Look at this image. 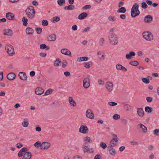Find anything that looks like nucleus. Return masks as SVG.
<instances>
[{
  "instance_id": "864d4df0",
  "label": "nucleus",
  "mask_w": 159,
  "mask_h": 159,
  "mask_svg": "<svg viewBox=\"0 0 159 159\" xmlns=\"http://www.w3.org/2000/svg\"><path fill=\"white\" fill-rule=\"evenodd\" d=\"M91 7V6L90 5H86L84 7H83L82 8L83 9H90Z\"/></svg>"
},
{
  "instance_id": "5701e85b",
  "label": "nucleus",
  "mask_w": 159,
  "mask_h": 159,
  "mask_svg": "<svg viewBox=\"0 0 159 159\" xmlns=\"http://www.w3.org/2000/svg\"><path fill=\"white\" fill-rule=\"evenodd\" d=\"M135 53L134 52H130L129 54L127 53L126 56V58L128 59H131L132 58L131 56H134Z\"/></svg>"
},
{
  "instance_id": "4be33fe9",
  "label": "nucleus",
  "mask_w": 159,
  "mask_h": 159,
  "mask_svg": "<svg viewBox=\"0 0 159 159\" xmlns=\"http://www.w3.org/2000/svg\"><path fill=\"white\" fill-rule=\"evenodd\" d=\"M88 14L86 12H83L80 14L78 16V18L80 20L83 19L87 16Z\"/></svg>"
},
{
  "instance_id": "49530a36",
  "label": "nucleus",
  "mask_w": 159,
  "mask_h": 159,
  "mask_svg": "<svg viewBox=\"0 0 159 159\" xmlns=\"http://www.w3.org/2000/svg\"><path fill=\"white\" fill-rule=\"evenodd\" d=\"M52 92V90L51 89H49L47 90L45 92V95H48L51 94Z\"/></svg>"
},
{
  "instance_id": "f257e3e1",
  "label": "nucleus",
  "mask_w": 159,
  "mask_h": 159,
  "mask_svg": "<svg viewBox=\"0 0 159 159\" xmlns=\"http://www.w3.org/2000/svg\"><path fill=\"white\" fill-rule=\"evenodd\" d=\"M25 12L28 17L30 19L33 18L34 17L35 14V11L34 9V7L32 6L28 7L25 10Z\"/></svg>"
},
{
  "instance_id": "f704fd0d",
  "label": "nucleus",
  "mask_w": 159,
  "mask_h": 159,
  "mask_svg": "<svg viewBox=\"0 0 159 159\" xmlns=\"http://www.w3.org/2000/svg\"><path fill=\"white\" fill-rule=\"evenodd\" d=\"M129 64L134 66H137L138 65L139 62L137 61H131L129 62Z\"/></svg>"
},
{
  "instance_id": "a19ab883",
  "label": "nucleus",
  "mask_w": 159,
  "mask_h": 159,
  "mask_svg": "<svg viewBox=\"0 0 159 159\" xmlns=\"http://www.w3.org/2000/svg\"><path fill=\"white\" fill-rule=\"evenodd\" d=\"M35 30L38 34H40L41 33L42 31V28L40 27L36 28Z\"/></svg>"
},
{
  "instance_id": "c9c22d12",
  "label": "nucleus",
  "mask_w": 159,
  "mask_h": 159,
  "mask_svg": "<svg viewBox=\"0 0 159 159\" xmlns=\"http://www.w3.org/2000/svg\"><path fill=\"white\" fill-rule=\"evenodd\" d=\"M27 120V119H25L23 122L22 123V125L25 127H27L29 124V123L26 121Z\"/></svg>"
},
{
  "instance_id": "bb28decb",
  "label": "nucleus",
  "mask_w": 159,
  "mask_h": 159,
  "mask_svg": "<svg viewBox=\"0 0 159 159\" xmlns=\"http://www.w3.org/2000/svg\"><path fill=\"white\" fill-rule=\"evenodd\" d=\"M34 30H33L30 27H27L26 30V34H32L33 33Z\"/></svg>"
},
{
  "instance_id": "2eb2a0df",
  "label": "nucleus",
  "mask_w": 159,
  "mask_h": 159,
  "mask_svg": "<svg viewBox=\"0 0 159 159\" xmlns=\"http://www.w3.org/2000/svg\"><path fill=\"white\" fill-rule=\"evenodd\" d=\"M61 52L62 54L71 56L70 52L68 49L66 48L62 49L61 50Z\"/></svg>"
},
{
  "instance_id": "de8ad7c7",
  "label": "nucleus",
  "mask_w": 159,
  "mask_h": 159,
  "mask_svg": "<svg viewBox=\"0 0 159 159\" xmlns=\"http://www.w3.org/2000/svg\"><path fill=\"white\" fill-rule=\"evenodd\" d=\"M142 7L143 8L145 9L148 7V6L145 2H143L142 3Z\"/></svg>"
},
{
  "instance_id": "7c9ffc66",
  "label": "nucleus",
  "mask_w": 159,
  "mask_h": 159,
  "mask_svg": "<svg viewBox=\"0 0 159 159\" xmlns=\"http://www.w3.org/2000/svg\"><path fill=\"white\" fill-rule=\"evenodd\" d=\"M102 52H99L98 53V56L99 59H104V56Z\"/></svg>"
},
{
  "instance_id": "9d476101",
  "label": "nucleus",
  "mask_w": 159,
  "mask_h": 159,
  "mask_svg": "<svg viewBox=\"0 0 159 159\" xmlns=\"http://www.w3.org/2000/svg\"><path fill=\"white\" fill-rule=\"evenodd\" d=\"M86 116L88 118L93 119L94 118V115L92 111L90 110H88L86 112Z\"/></svg>"
},
{
  "instance_id": "680f3d73",
  "label": "nucleus",
  "mask_w": 159,
  "mask_h": 159,
  "mask_svg": "<svg viewBox=\"0 0 159 159\" xmlns=\"http://www.w3.org/2000/svg\"><path fill=\"white\" fill-rule=\"evenodd\" d=\"M159 133V129H156L154 131V133L155 134H156L157 135H159V134H158Z\"/></svg>"
},
{
  "instance_id": "39448f33",
  "label": "nucleus",
  "mask_w": 159,
  "mask_h": 159,
  "mask_svg": "<svg viewBox=\"0 0 159 159\" xmlns=\"http://www.w3.org/2000/svg\"><path fill=\"white\" fill-rule=\"evenodd\" d=\"M143 37L148 41H151L153 39L152 34L149 31H145L143 33Z\"/></svg>"
},
{
  "instance_id": "f8f14e48",
  "label": "nucleus",
  "mask_w": 159,
  "mask_h": 159,
  "mask_svg": "<svg viewBox=\"0 0 159 159\" xmlns=\"http://www.w3.org/2000/svg\"><path fill=\"white\" fill-rule=\"evenodd\" d=\"M4 35L8 36H11L13 34L12 30L10 29H5L4 30Z\"/></svg>"
},
{
  "instance_id": "5fc2aeb1",
  "label": "nucleus",
  "mask_w": 159,
  "mask_h": 159,
  "mask_svg": "<svg viewBox=\"0 0 159 159\" xmlns=\"http://www.w3.org/2000/svg\"><path fill=\"white\" fill-rule=\"evenodd\" d=\"M47 48V46L45 44H42L40 45V48L41 49H44Z\"/></svg>"
},
{
  "instance_id": "1a4fd4ad",
  "label": "nucleus",
  "mask_w": 159,
  "mask_h": 159,
  "mask_svg": "<svg viewBox=\"0 0 159 159\" xmlns=\"http://www.w3.org/2000/svg\"><path fill=\"white\" fill-rule=\"evenodd\" d=\"M83 87L86 88H88L90 86L89 79L88 78L84 79L83 82Z\"/></svg>"
},
{
  "instance_id": "37998d69",
  "label": "nucleus",
  "mask_w": 159,
  "mask_h": 159,
  "mask_svg": "<svg viewBox=\"0 0 159 159\" xmlns=\"http://www.w3.org/2000/svg\"><path fill=\"white\" fill-rule=\"evenodd\" d=\"M67 64V63L66 61L65 60H64L62 61V66L63 68L65 67Z\"/></svg>"
},
{
  "instance_id": "a211bd4d",
  "label": "nucleus",
  "mask_w": 159,
  "mask_h": 159,
  "mask_svg": "<svg viewBox=\"0 0 159 159\" xmlns=\"http://www.w3.org/2000/svg\"><path fill=\"white\" fill-rule=\"evenodd\" d=\"M32 154L30 152H26L24 154L22 159H30Z\"/></svg>"
},
{
  "instance_id": "4468645a",
  "label": "nucleus",
  "mask_w": 159,
  "mask_h": 159,
  "mask_svg": "<svg viewBox=\"0 0 159 159\" xmlns=\"http://www.w3.org/2000/svg\"><path fill=\"white\" fill-rule=\"evenodd\" d=\"M19 76L21 80H25L27 79V76L26 74L24 72H20L19 74Z\"/></svg>"
},
{
  "instance_id": "9b49d317",
  "label": "nucleus",
  "mask_w": 159,
  "mask_h": 159,
  "mask_svg": "<svg viewBox=\"0 0 159 159\" xmlns=\"http://www.w3.org/2000/svg\"><path fill=\"white\" fill-rule=\"evenodd\" d=\"M50 146V144L48 142H43L40 145L41 149H45L48 148Z\"/></svg>"
},
{
  "instance_id": "09e8293b",
  "label": "nucleus",
  "mask_w": 159,
  "mask_h": 159,
  "mask_svg": "<svg viewBox=\"0 0 159 159\" xmlns=\"http://www.w3.org/2000/svg\"><path fill=\"white\" fill-rule=\"evenodd\" d=\"M41 144L40 142L39 141H37L34 143V145L35 147L38 148L39 146H40Z\"/></svg>"
},
{
  "instance_id": "13d9d810",
  "label": "nucleus",
  "mask_w": 159,
  "mask_h": 159,
  "mask_svg": "<svg viewBox=\"0 0 159 159\" xmlns=\"http://www.w3.org/2000/svg\"><path fill=\"white\" fill-rule=\"evenodd\" d=\"M60 20V18L58 16L54 17L53 18V21H55L56 22L59 21Z\"/></svg>"
},
{
  "instance_id": "7ed1b4c3",
  "label": "nucleus",
  "mask_w": 159,
  "mask_h": 159,
  "mask_svg": "<svg viewBox=\"0 0 159 159\" xmlns=\"http://www.w3.org/2000/svg\"><path fill=\"white\" fill-rule=\"evenodd\" d=\"M110 43L114 45L117 44L118 43V39L117 36L115 34L111 33L108 37Z\"/></svg>"
},
{
  "instance_id": "bf43d9fd",
  "label": "nucleus",
  "mask_w": 159,
  "mask_h": 159,
  "mask_svg": "<svg viewBox=\"0 0 159 159\" xmlns=\"http://www.w3.org/2000/svg\"><path fill=\"white\" fill-rule=\"evenodd\" d=\"M146 100L148 102H151L152 101V98L151 97H148L146 98Z\"/></svg>"
},
{
  "instance_id": "412c9836",
  "label": "nucleus",
  "mask_w": 159,
  "mask_h": 159,
  "mask_svg": "<svg viewBox=\"0 0 159 159\" xmlns=\"http://www.w3.org/2000/svg\"><path fill=\"white\" fill-rule=\"evenodd\" d=\"M152 20V17L150 15H148L146 16L144 19V21L146 23H149Z\"/></svg>"
},
{
  "instance_id": "f3484780",
  "label": "nucleus",
  "mask_w": 159,
  "mask_h": 159,
  "mask_svg": "<svg viewBox=\"0 0 159 159\" xmlns=\"http://www.w3.org/2000/svg\"><path fill=\"white\" fill-rule=\"evenodd\" d=\"M6 16L7 18L9 20H13L14 19L15 16L14 14L11 12H8L6 14Z\"/></svg>"
},
{
  "instance_id": "79ce46f5",
  "label": "nucleus",
  "mask_w": 159,
  "mask_h": 159,
  "mask_svg": "<svg viewBox=\"0 0 159 159\" xmlns=\"http://www.w3.org/2000/svg\"><path fill=\"white\" fill-rule=\"evenodd\" d=\"M142 81L146 84H149V80L147 78H143L142 79Z\"/></svg>"
},
{
  "instance_id": "a18cd8bd",
  "label": "nucleus",
  "mask_w": 159,
  "mask_h": 159,
  "mask_svg": "<svg viewBox=\"0 0 159 159\" xmlns=\"http://www.w3.org/2000/svg\"><path fill=\"white\" fill-rule=\"evenodd\" d=\"M108 19L110 21H115L116 20V19L114 17L112 16H109L108 17Z\"/></svg>"
},
{
  "instance_id": "20e7f679",
  "label": "nucleus",
  "mask_w": 159,
  "mask_h": 159,
  "mask_svg": "<svg viewBox=\"0 0 159 159\" xmlns=\"http://www.w3.org/2000/svg\"><path fill=\"white\" fill-rule=\"evenodd\" d=\"M5 50L8 54L10 56H13L15 54L13 47L10 44H7L6 46Z\"/></svg>"
},
{
  "instance_id": "4c0bfd02",
  "label": "nucleus",
  "mask_w": 159,
  "mask_h": 159,
  "mask_svg": "<svg viewBox=\"0 0 159 159\" xmlns=\"http://www.w3.org/2000/svg\"><path fill=\"white\" fill-rule=\"evenodd\" d=\"M65 2V0H58L57 2L58 4L60 6H62Z\"/></svg>"
},
{
  "instance_id": "e2e57ef3",
  "label": "nucleus",
  "mask_w": 159,
  "mask_h": 159,
  "mask_svg": "<svg viewBox=\"0 0 159 159\" xmlns=\"http://www.w3.org/2000/svg\"><path fill=\"white\" fill-rule=\"evenodd\" d=\"M104 41V39L103 38H102L100 39L99 43L101 45H102Z\"/></svg>"
},
{
  "instance_id": "473e14b6",
  "label": "nucleus",
  "mask_w": 159,
  "mask_h": 159,
  "mask_svg": "<svg viewBox=\"0 0 159 159\" xmlns=\"http://www.w3.org/2000/svg\"><path fill=\"white\" fill-rule=\"evenodd\" d=\"M126 9L124 7H121L119 8L117 11V12L118 13H125L126 11Z\"/></svg>"
},
{
  "instance_id": "e433bc0d",
  "label": "nucleus",
  "mask_w": 159,
  "mask_h": 159,
  "mask_svg": "<svg viewBox=\"0 0 159 159\" xmlns=\"http://www.w3.org/2000/svg\"><path fill=\"white\" fill-rule=\"evenodd\" d=\"M84 140L86 142L90 143L92 142V140L89 137H86L84 138Z\"/></svg>"
},
{
  "instance_id": "6e6d98bb",
  "label": "nucleus",
  "mask_w": 159,
  "mask_h": 159,
  "mask_svg": "<svg viewBox=\"0 0 159 159\" xmlns=\"http://www.w3.org/2000/svg\"><path fill=\"white\" fill-rule=\"evenodd\" d=\"M90 62H86L84 66L86 68H89L90 67Z\"/></svg>"
},
{
  "instance_id": "aec40b11",
  "label": "nucleus",
  "mask_w": 159,
  "mask_h": 159,
  "mask_svg": "<svg viewBox=\"0 0 159 159\" xmlns=\"http://www.w3.org/2000/svg\"><path fill=\"white\" fill-rule=\"evenodd\" d=\"M56 39V35L55 34H52L49 36L48 38V40L50 41H55Z\"/></svg>"
},
{
  "instance_id": "c756f323",
  "label": "nucleus",
  "mask_w": 159,
  "mask_h": 159,
  "mask_svg": "<svg viewBox=\"0 0 159 159\" xmlns=\"http://www.w3.org/2000/svg\"><path fill=\"white\" fill-rule=\"evenodd\" d=\"M75 7L73 5H69L68 6H66L64 7L65 10H72L74 9Z\"/></svg>"
},
{
  "instance_id": "603ef678",
  "label": "nucleus",
  "mask_w": 159,
  "mask_h": 159,
  "mask_svg": "<svg viewBox=\"0 0 159 159\" xmlns=\"http://www.w3.org/2000/svg\"><path fill=\"white\" fill-rule=\"evenodd\" d=\"M108 104H109V105L111 106H114L117 105V103L114 102H109L108 103Z\"/></svg>"
},
{
  "instance_id": "72a5a7b5",
  "label": "nucleus",
  "mask_w": 159,
  "mask_h": 159,
  "mask_svg": "<svg viewBox=\"0 0 159 159\" xmlns=\"http://www.w3.org/2000/svg\"><path fill=\"white\" fill-rule=\"evenodd\" d=\"M145 111L148 113H151L152 111V108L149 107H146L145 108Z\"/></svg>"
},
{
  "instance_id": "ddd939ff",
  "label": "nucleus",
  "mask_w": 159,
  "mask_h": 159,
  "mask_svg": "<svg viewBox=\"0 0 159 159\" xmlns=\"http://www.w3.org/2000/svg\"><path fill=\"white\" fill-rule=\"evenodd\" d=\"M16 77V75L15 73L11 72L9 73L7 75V78L10 80H13Z\"/></svg>"
},
{
  "instance_id": "cd10ccee",
  "label": "nucleus",
  "mask_w": 159,
  "mask_h": 159,
  "mask_svg": "<svg viewBox=\"0 0 159 159\" xmlns=\"http://www.w3.org/2000/svg\"><path fill=\"white\" fill-rule=\"evenodd\" d=\"M88 60V58L86 57H79L77 59V61L80 62L83 61H87Z\"/></svg>"
},
{
  "instance_id": "774afa93",
  "label": "nucleus",
  "mask_w": 159,
  "mask_h": 159,
  "mask_svg": "<svg viewBox=\"0 0 159 159\" xmlns=\"http://www.w3.org/2000/svg\"><path fill=\"white\" fill-rule=\"evenodd\" d=\"M73 159H82V158L81 157H80L78 156H76L74 157Z\"/></svg>"
},
{
  "instance_id": "6e6552de",
  "label": "nucleus",
  "mask_w": 159,
  "mask_h": 159,
  "mask_svg": "<svg viewBox=\"0 0 159 159\" xmlns=\"http://www.w3.org/2000/svg\"><path fill=\"white\" fill-rule=\"evenodd\" d=\"M105 87L107 91L108 92H111L112 90L113 84L111 82H107L106 83Z\"/></svg>"
},
{
  "instance_id": "2f4dec72",
  "label": "nucleus",
  "mask_w": 159,
  "mask_h": 159,
  "mask_svg": "<svg viewBox=\"0 0 159 159\" xmlns=\"http://www.w3.org/2000/svg\"><path fill=\"white\" fill-rule=\"evenodd\" d=\"M61 61L60 59L57 58L54 62V65L55 66H57L59 65V63H61Z\"/></svg>"
},
{
  "instance_id": "4d7b16f0",
  "label": "nucleus",
  "mask_w": 159,
  "mask_h": 159,
  "mask_svg": "<svg viewBox=\"0 0 159 159\" xmlns=\"http://www.w3.org/2000/svg\"><path fill=\"white\" fill-rule=\"evenodd\" d=\"M130 143L131 144L133 145H138V143L135 141H131L130 142Z\"/></svg>"
},
{
  "instance_id": "f03ea898",
  "label": "nucleus",
  "mask_w": 159,
  "mask_h": 159,
  "mask_svg": "<svg viewBox=\"0 0 159 159\" xmlns=\"http://www.w3.org/2000/svg\"><path fill=\"white\" fill-rule=\"evenodd\" d=\"M139 5L137 3H135L132 7L131 14L132 17H135L139 15L140 11L138 9Z\"/></svg>"
},
{
  "instance_id": "c85d7f7f",
  "label": "nucleus",
  "mask_w": 159,
  "mask_h": 159,
  "mask_svg": "<svg viewBox=\"0 0 159 159\" xmlns=\"http://www.w3.org/2000/svg\"><path fill=\"white\" fill-rule=\"evenodd\" d=\"M28 19L26 17L24 16L22 19V21L23 22V25L24 26H26L27 25Z\"/></svg>"
},
{
  "instance_id": "69168bd1",
  "label": "nucleus",
  "mask_w": 159,
  "mask_h": 159,
  "mask_svg": "<svg viewBox=\"0 0 159 159\" xmlns=\"http://www.w3.org/2000/svg\"><path fill=\"white\" fill-rule=\"evenodd\" d=\"M90 29V27H87V28L84 29L82 31L83 33L86 32L88 31H89Z\"/></svg>"
},
{
  "instance_id": "393cba45",
  "label": "nucleus",
  "mask_w": 159,
  "mask_h": 159,
  "mask_svg": "<svg viewBox=\"0 0 159 159\" xmlns=\"http://www.w3.org/2000/svg\"><path fill=\"white\" fill-rule=\"evenodd\" d=\"M112 147L109 146L108 147V148L110 154L112 155H114L116 153V152L115 150L112 148Z\"/></svg>"
},
{
  "instance_id": "c03bdc74",
  "label": "nucleus",
  "mask_w": 159,
  "mask_h": 159,
  "mask_svg": "<svg viewBox=\"0 0 159 159\" xmlns=\"http://www.w3.org/2000/svg\"><path fill=\"white\" fill-rule=\"evenodd\" d=\"M42 24L43 25L46 26L48 24V21L47 20H43L42 21Z\"/></svg>"
},
{
  "instance_id": "423d86ee",
  "label": "nucleus",
  "mask_w": 159,
  "mask_h": 159,
  "mask_svg": "<svg viewBox=\"0 0 159 159\" xmlns=\"http://www.w3.org/2000/svg\"><path fill=\"white\" fill-rule=\"evenodd\" d=\"M112 136L113 138L110 142V145L111 147H114L116 145V143L119 140V139L116 135L113 134Z\"/></svg>"
},
{
  "instance_id": "8fccbe9b",
  "label": "nucleus",
  "mask_w": 159,
  "mask_h": 159,
  "mask_svg": "<svg viewBox=\"0 0 159 159\" xmlns=\"http://www.w3.org/2000/svg\"><path fill=\"white\" fill-rule=\"evenodd\" d=\"M122 66L120 64H117L116 65V68L118 70H120L121 69Z\"/></svg>"
},
{
  "instance_id": "6ab92c4d",
  "label": "nucleus",
  "mask_w": 159,
  "mask_h": 159,
  "mask_svg": "<svg viewBox=\"0 0 159 159\" xmlns=\"http://www.w3.org/2000/svg\"><path fill=\"white\" fill-rule=\"evenodd\" d=\"M137 113L138 115L141 117L143 116L144 115V112L142 108H138L137 109Z\"/></svg>"
},
{
  "instance_id": "a878e982",
  "label": "nucleus",
  "mask_w": 159,
  "mask_h": 159,
  "mask_svg": "<svg viewBox=\"0 0 159 159\" xmlns=\"http://www.w3.org/2000/svg\"><path fill=\"white\" fill-rule=\"evenodd\" d=\"M138 126L142 129V130L143 131V132L146 133L147 132V128L143 124H139L138 125Z\"/></svg>"
},
{
  "instance_id": "052dcab7",
  "label": "nucleus",
  "mask_w": 159,
  "mask_h": 159,
  "mask_svg": "<svg viewBox=\"0 0 159 159\" xmlns=\"http://www.w3.org/2000/svg\"><path fill=\"white\" fill-rule=\"evenodd\" d=\"M23 152L22 151H21V150H20L18 153V156L19 157H21L23 155Z\"/></svg>"
},
{
  "instance_id": "338daca9",
  "label": "nucleus",
  "mask_w": 159,
  "mask_h": 159,
  "mask_svg": "<svg viewBox=\"0 0 159 159\" xmlns=\"http://www.w3.org/2000/svg\"><path fill=\"white\" fill-rule=\"evenodd\" d=\"M72 29L74 30H76L77 29V26L76 25H74L72 26Z\"/></svg>"
},
{
  "instance_id": "58836bf2",
  "label": "nucleus",
  "mask_w": 159,
  "mask_h": 159,
  "mask_svg": "<svg viewBox=\"0 0 159 159\" xmlns=\"http://www.w3.org/2000/svg\"><path fill=\"white\" fill-rule=\"evenodd\" d=\"M100 147L102 148L103 149H105L107 147L106 144L103 142H101L100 144Z\"/></svg>"
},
{
  "instance_id": "0e129e2a",
  "label": "nucleus",
  "mask_w": 159,
  "mask_h": 159,
  "mask_svg": "<svg viewBox=\"0 0 159 159\" xmlns=\"http://www.w3.org/2000/svg\"><path fill=\"white\" fill-rule=\"evenodd\" d=\"M94 159H101V157L100 155H97L95 156Z\"/></svg>"
},
{
  "instance_id": "0eeeda50",
  "label": "nucleus",
  "mask_w": 159,
  "mask_h": 159,
  "mask_svg": "<svg viewBox=\"0 0 159 159\" xmlns=\"http://www.w3.org/2000/svg\"><path fill=\"white\" fill-rule=\"evenodd\" d=\"M80 132L83 134H87L89 132L88 129L86 125H81L79 129Z\"/></svg>"
},
{
  "instance_id": "dca6fc26",
  "label": "nucleus",
  "mask_w": 159,
  "mask_h": 159,
  "mask_svg": "<svg viewBox=\"0 0 159 159\" xmlns=\"http://www.w3.org/2000/svg\"><path fill=\"white\" fill-rule=\"evenodd\" d=\"M35 93L38 95H40L43 93L44 90L41 88H37L35 89Z\"/></svg>"
},
{
  "instance_id": "b1692460",
  "label": "nucleus",
  "mask_w": 159,
  "mask_h": 159,
  "mask_svg": "<svg viewBox=\"0 0 159 159\" xmlns=\"http://www.w3.org/2000/svg\"><path fill=\"white\" fill-rule=\"evenodd\" d=\"M69 101L70 105L74 107H75L76 105V104L75 101L73 99L72 97H69Z\"/></svg>"
},
{
  "instance_id": "ea45409f",
  "label": "nucleus",
  "mask_w": 159,
  "mask_h": 159,
  "mask_svg": "<svg viewBox=\"0 0 159 159\" xmlns=\"http://www.w3.org/2000/svg\"><path fill=\"white\" fill-rule=\"evenodd\" d=\"M113 118L116 120H118L120 118V116L117 114H115L113 116Z\"/></svg>"
},
{
  "instance_id": "3c124183",
  "label": "nucleus",
  "mask_w": 159,
  "mask_h": 159,
  "mask_svg": "<svg viewBox=\"0 0 159 159\" xmlns=\"http://www.w3.org/2000/svg\"><path fill=\"white\" fill-rule=\"evenodd\" d=\"M83 148H84V152H87L89 150V148L88 146H84Z\"/></svg>"
}]
</instances>
